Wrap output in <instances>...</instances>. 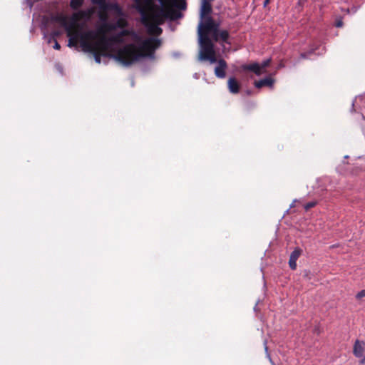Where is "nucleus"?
<instances>
[{"mask_svg": "<svg viewBox=\"0 0 365 365\" xmlns=\"http://www.w3.org/2000/svg\"><path fill=\"white\" fill-rule=\"evenodd\" d=\"M107 9L118 18L115 25H109L106 22L107 15L101 13L99 17L103 23L94 31L81 32L83 26L80 23L81 20L91 17L93 13L92 9L75 12L70 17L62 13L57 14L53 20L66 30L69 38V47L80 44L84 51L93 53L98 63H101V56H112L125 66L130 65L142 57H153L155 51L161 44L160 41L156 38L150 37L143 40L138 34L128 30L115 36L107 38L110 29L124 28L127 24L121 9L117 4H109Z\"/></svg>", "mask_w": 365, "mask_h": 365, "instance_id": "obj_1", "label": "nucleus"}, {"mask_svg": "<svg viewBox=\"0 0 365 365\" xmlns=\"http://www.w3.org/2000/svg\"><path fill=\"white\" fill-rule=\"evenodd\" d=\"M141 15L142 21L150 34L159 35L162 29L158 26L165 19L180 17L177 9H185V0H133Z\"/></svg>", "mask_w": 365, "mask_h": 365, "instance_id": "obj_2", "label": "nucleus"}, {"mask_svg": "<svg viewBox=\"0 0 365 365\" xmlns=\"http://www.w3.org/2000/svg\"><path fill=\"white\" fill-rule=\"evenodd\" d=\"M198 40L200 44L199 59L201 61H209L210 63L217 62L215 51L212 40L215 41H222L226 42L228 38V32L225 30L217 29V34L212 31L202 30V26L197 29Z\"/></svg>", "mask_w": 365, "mask_h": 365, "instance_id": "obj_3", "label": "nucleus"}, {"mask_svg": "<svg viewBox=\"0 0 365 365\" xmlns=\"http://www.w3.org/2000/svg\"><path fill=\"white\" fill-rule=\"evenodd\" d=\"M209 0H203L200 9V22L198 28L202 26V30L212 31L213 34H217L219 25L216 24L210 16L212 11V6Z\"/></svg>", "mask_w": 365, "mask_h": 365, "instance_id": "obj_4", "label": "nucleus"}, {"mask_svg": "<svg viewBox=\"0 0 365 365\" xmlns=\"http://www.w3.org/2000/svg\"><path fill=\"white\" fill-rule=\"evenodd\" d=\"M270 59L264 61L262 63H252L244 67L245 69L251 71L255 74L259 76L266 72V68L269 65Z\"/></svg>", "mask_w": 365, "mask_h": 365, "instance_id": "obj_5", "label": "nucleus"}, {"mask_svg": "<svg viewBox=\"0 0 365 365\" xmlns=\"http://www.w3.org/2000/svg\"><path fill=\"white\" fill-rule=\"evenodd\" d=\"M302 250L299 247L294 249V250L291 253L289 259V266L292 270H295L297 268V260L302 255Z\"/></svg>", "mask_w": 365, "mask_h": 365, "instance_id": "obj_6", "label": "nucleus"}, {"mask_svg": "<svg viewBox=\"0 0 365 365\" xmlns=\"http://www.w3.org/2000/svg\"><path fill=\"white\" fill-rule=\"evenodd\" d=\"M365 352V343L364 341H361L359 340H356L354 348H353V354L357 358H361L363 356L364 353Z\"/></svg>", "mask_w": 365, "mask_h": 365, "instance_id": "obj_7", "label": "nucleus"}, {"mask_svg": "<svg viewBox=\"0 0 365 365\" xmlns=\"http://www.w3.org/2000/svg\"><path fill=\"white\" fill-rule=\"evenodd\" d=\"M217 65L215 68V74L217 77L223 78L225 77V69L227 68V63L224 60H219Z\"/></svg>", "mask_w": 365, "mask_h": 365, "instance_id": "obj_8", "label": "nucleus"}, {"mask_svg": "<svg viewBox=\"0 0 365 365\" xmlns=\"http://www.w3.org/2000/svg\"><path fill=\"white\" fill-rule=\"evenodd\" d=\"M255 87L257 89L268 88L272 89L274 84V80L269 77L263 80L255 81Z\"/></svg>", "mask_w": 365, "mask_h": 365, "instance_id": "obj_9", "label": "nucleus"}, {"mask_svg": "<svg viewBox=\"0 0 365 365\" xmlns=\"http://www.w3.org/2000/svg\"><path fill=\"white\" fill-rule=\"evenodd\" d=\"M228 88L230 91H238L239 84L235 78H230L228 80Z\"/></svg>", "mask_w": 365, "mask_h": 365, "instance_id": "obj_10", "label": "nucleus"}, {"mask_svg": "<svg viewBox=\"0 0 365 365\" xmlns=\"http://www.w3.org/2000/svg\"><path fill=\"white\" fill-rule=\"evenodd\" d=\"M83 1L84 0H71L70 6L73 9H76L83 4Z\"/></svg>", "mask_w": 365, "mask_h": 365, "instance_id": "obj_11", "label": "nucleus"}, {"mask_svg": "<svg viewBox=\"0 0 365 365\" xmlns=\"http://www.w3.org/2000/svg\"><path fill=\"white\" fill-rule=\"evenodd\" d=\"M92 1L94 4L100 5L102 7V9H103V11H108L107 6L109 4H106L105 0H92ZM103 13L105 14L104 12H103Z\"/></svg>", "mask_w": 365, "mask_h": 365, "instance_id": "obj_12", "label": "nucleus"}, {"mask_svg": "<svg viewBox=\"0 0 365 365\" xmlns=\"http://www.w3.org/2000/svg\"><path fill=\"white\" fill-rule=\"evenodd\" d=\"M317 204V201H312L304 205V207L305 210H309V209L314 207Z\"/></svg>", "mask_w": 365, "mask_h": 365, "instance_id": "obj_13", "label": "nucleus"}, {"mask_svg": "<svg viewBox=\"0 0 365 365\" xmlns=\"http://www.w3.org/2000/svg\"><path fill=\"white\" fill-rule=\"evenodd\" d=\"M365 297V289H363L357 293L356 295V298L357 299H361V298Z\"/></svg>", "mask_w": 365, "mask_h": 365, "instance_id": "obj_14", "label": "nucleus"}, {"mask_svg": "<svg viewBox=\"0 0 365 365\" xmlns=\"http://www.w3.org/2000/svg\"><path fill=\"white\" fill-rule=\"evenodd\" d=\"M343 26V21L341 19H339L336 22V27H341Z\"/></svg>", "mask_w": 365, "mask_h": 365, "instance_id": "obj_15", "label": "nucleus"}, {"mask_svg": "<svg viewBox=\"0 0 365 365\" xmlns=\"http://www.w3.org/2000/svg\"><path fill=\"white\" fill-rule=\"evenodd\" d=\"M53 48L56 50H59L61 48L60 44L57 42V41L54 40Z\"/></svg>", "mask_w": 365, "mask_h": 365, "instance_id": "obj_16", "label": "nucleus"}, {"mask_svg": "<svg viewBox=\"0 0 365 365\" xmlns=\"http://www.w3.org/2000/svg\"><path fill=\"white\" fill-rule=\"evenodd\" d=\"M314 332L316 333L317 334H319L321 333V330H320L319 327H316L314 328Z\"/></svg>", "mask_w": 365, "mask_h": 365, "instance_id": "obj_17", "label": "nucleus"}, {"mask_svg": "<svg viewBox=\"0 0 365 365\" xmlns=\"http://www.w3.org/2000/svg\"><path fill=\"white\" fill-rule=\"evenodd\" d=\"M304 272H305L304 277H307L308 279H311V277L309 276L311 274L310 272L305 271Z\"/></svg>", "mask_w": 365, "mask_h": 365, "instance_id": "obj_18", "label": "nucleus"}, {"mask_svg": "<svg viewBox=\"0 0 365 365\" xmlns=\"http://www.w3.org/2000/svg\"><path fill=\"white\" fill-rule=\"evenodd\" d=\"M360 364H365V356H363L362 359L359 361Z\"/></svg>", "mask_w": 365, "mask_h": 365, "instance_id": "obj_19", "label": "nucleus"}, {"mask_svg": "<svg viewBox=\"0 0 365 365\" xmlns=\"http://www.w3.org/2000/svg\"><path fill=\"white\" fill-rule=\"evenodd\" d=\"M270 0H264V6H267L269 4Z\"/></svg>", "mask_w": 365, "mask_h": 365, "instance_id": "obj_20", "label": "nucleus"}]
</instances>
